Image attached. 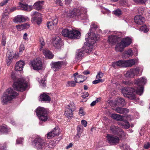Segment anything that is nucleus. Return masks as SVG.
Returning a JSON list of instances; mask_svg holds the SVG:
<instances>
[{"label": "nucleus", "instance_id": "nucleus-1", "mask_svg": "<svg viewBox=\"0 0 150 150\" xmlns=\"http://www.w3.org/2000/svg\"><path fill=\"white\" fill-rule=\"evenodd\" d=\"M146 82V79L144 77H143L138 78L135 80V83L139 86L136 89H135L129 87L125 88L122 90V93L125 97L128 98L130 99H134L136 98L134 94L135 92L137 94L141 95L143 92V86L145 84Z\"/></svg>", "mask_w": 150, "mask_h": 150}, {"label": "nucleus", "instance_id": "nucleus-2", "mask_svg": "<svg viewBox=\"0 0 150 150\" xmlns=\"http://www.w3.org/2000/svg\"><path fill=\"white\" fill-rule=\"evenodd\" d=\"M11 77L14 81L13 87L15 90L23 91L27 88L28 84L23 79L17 78L13 72H12Z\"/></svg>", "mask_w": 150, "mask_h": 150}, {"label": "nucleus", "instance_id": "nucleus-3", "mask_svg": "<svg viewBox=\"0 0 150 150\" xmlns=\"http://www.w3.org/2000/svg\"><path fill=\"white\" fill-rule=\"evenodd\" d=\"M92 45L93 44H91L90 43L88 42H85V45L81 49H79L76 51V54L75 58V61L76 62H79L82 59V57L84 55V52L89 53L92 51V49L90 47L89 45Z\"/></svg>", "mask_w": 150, "mask_h": 150}, {"label": "nucleus", "instance_id": "nucleus-4", "mask_svg": "<svg viewBox=\"0 0 150 150\" xmlns=\"http://www.w3.org/2000/svg\"><path fill=\"white\" fill-rule=\"evenodd\" d=\"M98 28V26L95 23H92L91 25L90 29V32L86 36L85 40L86 41H88V43H90L91 44H93L96 42L99 38L98 35H96L95 33L91 32L93 29H96Z\"/></svg>", "mask_w": 150, "mask_h": 150}, {"label": "nucleus", "instance_id": "nucleus-5", "mask_svg": "<svg viewBox=\"0 0 150 150\" xmlns=\"http://www.w3.org/2000/svg\"><path fill=\"white\" fill-rule=\"evenodd\" d=\"M18 95V93L11 88L7 89L4 93L1 100L4 104H6L8 101L15 98Z\"/></svg>", "mask_w": 150, "mask_h": 150}, {"label": "nucleus", "instance_id": "nucleus-6", "mask_svg": "<svg viewBox=\"0 0 150 150\" xmlns=\"http://www.w3.org/2000/svg\"><path fill=\"white\" fill-rule=\"evenodd\" d=\"M131 39L129 37L123 38L121 42L118 43L115 47L117 52H122L125 48L127 47L132 43Z\"/></svg>", "mask_w": 150, "mask_h": 150}, {"label": "nucleus", "instance_id": "nucleus-7", "mask_svg": "<svg viewBox=\"0 0 150 150\" xmlns=\"http://www.w3.org/2000/svg\"><path fill=\"white\" fill-rule=\"evenodd\" d=\"M86 13V9L83 7H81L80 8H74L71 12V14L77 16L78 18L81 20H84L88 18Z\"/></svg>", "mask_w": 150, "mask_h": 150}, {"label": "nucleus", "instance_id": "nucleus-8", "mask_svg": "<svg viewBox=\"0 0 150 150\" xmlns=\"http://www.w3.org/2000/svg\"><path fill=\"white\" fill-rule=\"evenodd\" d=\"M36 112L39 119L42 121L45 122L48 119L47 111L44 108L39 107L36 109Z\"/></svg>", "mask_w": 150, "mask_h": 150}, {"label": "nucleus", "instance_id": "nucleus-9", "mask_svg": "<svg viewBox=\"0 0 150 150\" xmlns=\"http://www.w3.org/2000/svg\"><path fill=\"white\" fill-rule=\"evenodd\" d=\"M110 130L112 133L118 135L120 139H124L126 137V133L118 126H112L110 127Z\"/></svg>", "mask_w": 150, "mask_h": 150}, {"label": "nucleus", "instance_id": "nucleus-10", "mask_svg": "<svg viewBox=\"0 0 150 150\" xmlns=\"http://www.w3.org/2000/svg\"><path fill=\"white\" fill-rule=\"evenodd\" d=\"M108 142L111 145H115L118 144L120 138L112 134H107L106 136Z\"/></svg>", "mask_w": 150, "mask_h": 150}, {"label": "nucleus", "instance_id": "nucleus-11", "mask_svg": "<svg viewBox=\"0 0 150 150\" xmlns=\"http://www.w3.org/2000/svg\"><path fill=\"white\" fill-rule=\"evenodd\" d=\"M30 65L35 70H40L42 69V63L40 58H36L31 61Z\"/></svg>", "mask_w": 150, "mask_h": 150}, {"label": "nucleus", "instance_id": "nucleus-12", "mask_svg": "<svg viewBox=\"0 0 150 150\" xmlns=\"http://www.w3.org/2000/svg\"><path fill=\"white\" fill-rule=\"evenodd\" d=\"M33 145L38 149H42L44 146L45 143L43 140L40 137H37L33 141Z\"/></svg>", "mask_w": 150, "mask_h": 150}, {"label": "nucleus", "instance_id": "nucleus-13", "mask_svg": "<svg viewBox=\"0 0 150 150\" xmlns=\"http://www.w3.org/2000/svg\"><path fill=\"white\" fill-rule=\"evenodd\" d=\"M66 63L64 61H59L56 62H52L50 63L52 69L54 71H58L63 65H66Z\"/></svg>", "mask_w": 150, "mask_h": 150}, {"label": "nucleus", "instance_id": "nucleus-14", "mask_svg": "<svg viewBox=\"0 0 150 150\" xmlns=\"http://www.w3.org/2000/svg\"><path fill=\"white\" fill-rule=\"evenodd\" d=\"M31 16L32 17L31 18L32 22H36L38 25L40 24L42 19L41 14L40 13L36 11H33L31 13Z\"/></svg>", "mask_w": 150, "mask_h": 150}, {"label": "nucleus", "instance_id": "nucleus-15", "mask_svg": "<svg viewBox=\"0 0 150 150\" xmlns=\"http://www.w3.org/2000/svg\"><path fill=\"white\" fill-rule=\"evenodd\" d=\"M139 69V68L132 69L128 70L125 74L127 77H133L135 75H138Z\"/></svg>", "mask_w": 150, "mask_h": 150}, {"label": "nucleus", "instance_id": "nucleus-16", "mask_svg": "<svg viewBox=\"0 0 150 150\" xmlns=\"http://www.w3.org/2000/svg\"><path fill=\"white\" fill-rule=\"evenodd\" d=\"M70 33L69 38L72 39H79L81 36L80 32L75 30H71Z\"/></svg>", "mask_w": 150, "mask_h": 150}, {"label": "nucleus", "instance_id": "nucleus-17", "mask_svg": "<svg viewBox=\"0 0 150 150\" xmlns=\"http://www.w3.org/2000/svg\"><path fill=\"white\" fill-rule=\"evenodd\" d=\"M29 18L28 17H25L22 15H18L13 19V22L16 23L23 22L26 21H28Z\"/></svg>", "mask_w": 150, "mask_h": 150}, {"label": "nucleus", "instance_id": "nucleus-18", "mask_svg": "<svg viewBox=\"0 0 150 150\" xmlns=\"http://www.w3.org/2000/svg\"><path fill=\"white\" fill-rule=\"evenodd\" d=\"M61 39L59 37L55 38L53 39L52 44L53 46L56 48H60L62 45Z\"/></svg>", "mask_w": 150, "mask_h": 150}, {"label": "nucleus", "instance_id": "nucleus-19", "mask_svg": "<svg viewBox=\"0 0 150 150\" xmlns=\"http://www.w3.org/2000/svg\"><path fill=\"white\" fill-rule=\"evenodd\" d=\"M134 22L138 25H142L144 23L145 19L144 17L140 15L136 16L134 18Z\"/></svg>", "mask_w": 150, "mask_h": 150}, {"label": "nucleus", "instance_id": "nucleus-20", "mask_svg": "<svg viewBox=\"0 0 150 150\" xmlns=\"http://www.w3.org/2000/svg\"><path fill=\"white\" fill-rule=\"evenodd\" d=\"M39 100L41 101L47 102L49 103L51 100L50 97L45 93L41 94L40 96Z\"/></svg>", "mask_w": 150, "mask_h": 150}, {"label": "nucleus", "instance_id": "nucleus-21", "mask_svg": "<svg viewBox=\"0 0 150 150\" xmlns=\"http://www.w3.org/2000/svg\"><path fill=\"white\" fill-rule=\"evenodd\" d=\"M25 64L24 62L23 61H20L17 62L16 65L15 69L16 71H21L23 68V67Z\"/></svg>", "mask_w": 150, "mask_h": 150}, {"label": "nucleus", "instance_id": "nucleus-22", "mask_svg": "<svg viewBox=\"0 0 150 150\" xmlns=\"http://www.w3.org/2000/svg\"><path fill=\"white\" fill-rule=\"evenodd\" d=\"M115 111L118 113L125 115L129 112V110L127 108L118 107L116 108Z\"/></svg>", "mask_w": 150, "mask_h": 150}, {"label": "nucleus", "instance_id": "nucleus-23", "mask_svg": "<svg viewBox=\"0 0 150 150\" xmlns=\"http://www.w3.org/2000/svg\"><path fill=\"white\" fill-rule=\"evenodd\" d=\"M44 2V1H43L36 2L33 5V7L36 10L41 9L42 8Z\"/></svg>", "mask_w": 150, "mask_h": 150}, {"label": "nucleus", "instance_id": "nucleus-24", "mask_svg": "<svg viewBox=\"0 0 150 150\" xmlns=\"http://www.w3.org/2000/svg\"><path fill=\"white\" fill-rule=\"evenodd\" d=\"M43 54L45 56V57L49 59H51L53 58L54 55L52 53L47 49H45L43 51Z\"/></svg>", "mask_w": 150, "mask_h": 150}, {"label": "nucleus", "instance_id": "nucleus-25", "mask_svg": "<svg viewBox=\"0 0 150 150\" xmlns=\"http://www.w3.org/2000/svg\"><path fill=\"white\" fill-rule=\"evenodd\" d=\"M20 6L22 10L30 11L32 9V6H28L27 4H23L21 2L19 3Z\"/></svg>", "mask_w": 150, "mask_h": 150}, {"label": "nucleus", "instance_id": "nucleus-26", "mask_svg": "<svg viewBox=\"0 0 150 150\" xmlns=\"http://www.w3.org/2000/svg\"><path fill=\"white\" fill-rule=\"evenodd\" d=\"M86 77L82 75L77 76L74 79L75 82L78 83H80L83 82L86 79Z\"/></svg>", "mask_w": 150, "mask_h": 150}, {"label": "nucleus", "instance_id": "nucleus-27", "mask_svg": "<svg viewBox=\"0 0 150 150\" xmlns=\"http://www.w3.org/2000/svg\"><path fill=\"white\" fill-rule=\"evenodd\" d=\"M112 65L114 67H115L116 66L125 67V61L120 60L116 62H113Z\"/></svg>", "mask_w": 150, "mask_h": 150}, {"label": "nucleus", "instance_id": "nucleus-28", "mask_svg": "<svg viewBox=\"0 0 150 150\" xmlns=\"http://www.w3.org/2000/svg\"><path fill=\"white\" fill-rule=\"evenodd\" d=\"M135 61L133 59L125 61V67H131L135 64Z\"/></svg>", "mask_w": 150, "mask_h": 150}, {"label": "nucleus", "instance_id": "nucleus-29", "mask_svg": "<svg viewBox=\"0 0 150 150\" xmlns=\"http://www.w3.org/2000/svg\"><path fill=\"white\" fill-rule=\"evenodd\" d=\"M70 32H71V30H69L67 28H64L62 29L61 33L63 36L69 38Z\"/></svg>", "mask_w": 150, "mask_h": 150}, {"label": "nucleus", "instance_id": "nucleus-30", "mask_svg": "<svg viewBox=\"0 0 150 150\" xmlns=\"http://www.w3.org/2000/svg\"><path fill=\"white\" fill-rule=\"evenodd\" d=\"M73 111L68 108H66L65 112L66 116L68 118L71 119L73 116Z\"/></svg>", "mask_w": 150, "mask_h": 150}, {"label": "nucleus", "instance_id": "nucleus-31", "mask_svg": "<svg viewBox=\"0 0 150 150\" xmlns=\"http://www.w3.org/2000/svg\"><path fill=\"white\" fill-rule=\"evenodd\" d=\"M108 40L109 42L112 44L115 43L117 40V37L115 35H111L108 37Z\"/></svg>", "mask_w": 150, "mask_h": 150}, {"label": "nucleus", "instance_id": "nucleus-32", "mask_svg": "<svg viewBox=\"0 0 150 150\" xmlns=\"http://www.w3.org/2000/svg\"><path fill=\"white\" fill-rule=\"evenodd\" d=\"M112 118L117 120L121 121L123 119L122 116L119 114H113L111 115Z\"/></svg>", "mask_w": 150, "mask_h": 150}, {"label": "nucleus", "instance_id": "nucleus-33", "mask_svg": "<svg viewBox=\"0 0 150 150\" xmlns=\"http://www.w3.org/2000/svg\"><path fill=\"white\" fill-rule=\"evenodd\" d=\"M6 34L3 33L2 34V39L1 45L4 47L5 46L6 43Z\"/></svg>", "mask_w": 150, "mask_h": 150}, {"label": "nucleus", "instance_id": "nucleus-34", "mask_svg": "<svg viewBox=\"0 0 150 150\" xmlns=\"http://www.w3.org/2000/svg\"><path fill=\"white\" fill-rule=\"evenodd\" d=\"M117 103L118 105L123 106L125 105V101L124 99L123 98H119L117 100Z\"/></svg>", "mask_w": 150, "mask_h": 150}, {"label": "nucleus", "instance_id": "nucleus-35", "mask_svg": "<svg viewBox=\"0 0 150 150\" xmlns=\"http://www.w3.org/2000/svg\"><path fill=\"white\" fill-rule=\"evenodd\" d=\"M52 131L55 136L59 135L60 133V129L58 127H56Z\"/></svg>", "mask_w": 150, "mask_h": 150}, {"label": "nucleus", "instance_id": "nucleus-36", "mask_svg": "<svg viewBox=\"0 0 150 150\" xmlns=\"http://www.w3.org/2000/svg\"><path fill=\"white\" fill-rule=\"evenodd\" d=\"M13 58V56L11 55L10 54L7 56L6 58L7 64V65H10L11 62Z\"/></svg>", "mask_w": 150, "mask_h": 150}, {"label": "nucleus", "instance_id": "nucleus-37", "mask_svg": "<svg viewBox=\"0 0 150 150\" xmlns=\"http://www.w3.org/2000/svg\"><path fill=\"white\" fill-rule=\"evenodd\" d=\"M66 108H68L74 111L75 109V107L74 105V104L73 102H71L68 105V107Z\"/></svg>", "mask_w": 150, "mask_h": 150}, {"label": "nucleus", "instance_id": "nucleus-38", "mask_svg": "<svg viewBox=\"0 0 150 150\" xmlns=\"http://www.w3.org/2000/svg\"><path fill=\"white\" fill-rule=\"evenodd\" d=\"M139 30L140 31H143L145 33L147 32L149 30V29L147 28L146 25L142 26L140 27Z\"/></svg>", "mask_w": 150, "mask_h": 150}, {"label": "nucleus", "instance_id": "nucleus-39", "mask_svg": "<svg viewBox=\"0 0 150 150\" xmlns=\"http://www.w3.org/2000/svg\"><path fill=\"white\" fill-rule=\"evenodd\" d=\"M0 131L3 133H6L8 132V129L6 126H0Z\"/></svg>", "mask_w": 150, "mask_h": 150}, {"label": "nucleus", "instance_id": "nucleus-40", "mask_svg": "<svg viewBox=\"0 0 150 150\" xmlns=\"http://www.w3.org/2000/svg\"><path fill=\"white\" fill-rule=\"evenodd\" d=\"M54 25L52 22L49 21L47 23V26L50 30L53 29Z\"/></svg>", "mask_w": 150, "mask_h": 150}, {"label": "nucleus", "instance_id": "nucleus-41", "mask_svg": "<svg viewBox=\"0 0 150 150\" xmlns=\"http://www.w3.org/2000/svg\"><path fill=\"white\" fill-rule=\"evenodd\" d=\"M45 136L47 137V139H51L55 136L54 133H53L52 132V131L49 133H48Z\"/></svg>", "mask_w": 150, "mask_h": 150}, {"label": "nucleus", "instance_id": "nucleus-42", "mask_svg": "<svg viewBox=\"0 0 150 150\" xmlns=\"http://www.w3.org/2000/svg\"><path fill=\"white\" fill-rule=\"evenodd\" d=\"M16 27L18 30H21L27 28V26L25 25L24 24H22L21 25H17Z\"/></svg>", "mask_w": 150, "mask_h": 150}, {"label": "nucleus", "instance_id": "nucleus-43", "mask_svg": "<svg viewBox=\"0 0 150 150\" xmlns=\"http://www.w3.org/2000/svg\"><path fill=\"white\" fill-rule=\"evenodd\" d=\"M75 82L71 81L67 82V86L74 87L76 86Z\"/></svg>", "mask_w": 150, "mask_h": 150}, {"label": "nucleus", "instance_id": "nucleus-44", "mask_svg": "<svg viewBox=\"0 0 150 150\" xmlns=\"http://www.w3.org/2000/svg\"><path fill=\"white\" fill-rule=\"evenodd\" d=\"M114 14L117 16H119L122 14L121 11L119 9H117L114 11Z\"/></svg>", "mask_w": 150, "mask_h": 150}, {"label": "nucleus", "instance_id": "nucleus-45", "mask_svg": "<svg viewBox=\"0 0 150 150\" xmlns=\"http://www.w3.org/2000/svg\"><path fill=\"white\" fill-rule=\"evenodd\" d=\"M100 100V98H97L96 100L93 101L91 104L90 105L91 106H94L96 104V103L98 102Z\"/></svg>", "mask_w": 150, "mask_h": 150}, {"label": "nucleus", "instance_id": "nucleus-46", "mask_svg": "<svg viewBox=\"0 0 150 150\" xmlns=\"http://www.w3.org/2000/svg\"><path fill=\"white\" fill-rule=\"evenodd\" d=\"M125 123H126L125 124H123V126L124 128L125 129H128L130 127V125L129 122L127 121H125Z\"/></svg>", "mask_w": 150, "mask_h": 150}, {"label": "nucleus", "instance_id": "nucleus-47", "mask_svg": "<svg viewBox=\"0 0 150 150\" xmlns=\"http://www.w3.org/2000/svg\"><path fill=\"white\" fill-rule=\"evenodd\" d=\"M103 76V73L101 72H100L97 74L96 78L97 79H100V78H102Z\"/></svg>", "mask_w": 150, "mask_h": 150}, {"label": "nucleus", "instance_id": "nucleus-48", "mask_svg": "<svg viewBox=\"0 0 150 150\" xmlns=\"http://www.w3.org/2000/svg\"><path fill=\"white\" fill-rule=\"evenodd\" d=\"M55 3L59 6H62L63 4L61 0H55Z\"/></svg>", "mask_w": 150, "mask_h": 150}, {"label": "nucleus", "instance_id": "nucleus-49", "mask_svg": "<svg viewBox=\"0 0 150 150\" xmlns=\"http://www.w3.org/2000/svg\"><path fill=\"white\" fill-rule=\"evenodd\" d=\"M79 114L80 116H82L85 115L84 112L82 108H80L79 109Z\"/></svg>", "mask_w": 150, "mask_h": 150}, {"label": "nucleus", "instance_id": "nucleus-50", "mask_svg": "<svg viewBox=\"0 0 150 150\" xmlns=\"http://www.w3.org/2000/svg\"><path fill=\"white\" fill-rule=\"evenodd\" d=\"M126 54L129 56H132L133 55V52L132 50H129L126 51Z\"/></svg>", "mask_w": 150, "mask_h": 150}, {"label": "nucleus", "instance_id": "nucleus-51", "mask_svg": "<svg viewBox=\"0 0 150 150\" xmlns=\"http://www.w3.org/2000/svg\"><path fill=\"white\" fill-rule=\"evenodd\" d=\"M103 82V81L102 80V79H98L96 80H95L93 81V84H97L100 82Z\"/></svg>", "mask_w": 150, "mask_h": 150}, {"label": "nucleus", "instance_id": "nucleus-52", "mask_svg": "<svg viewBox=\"0 0 150 150\" xmlns=\"http://www.w3.org/2000/svg\"><path fill=\"white\" fill-rule=\"evenodd\" d=\"M24 50V46L23 45H21L20 46L19 51V54H21L22 53V52Z\"/></svg>", "mask_w": 150, "mask_h": 150}, {"label": "nucleus", "instance_id": "nucleus-53", "mask_svg": "<svg viewBox=\"0 0 150 150\" xmlns=\"http://www.w3.org/2000/svg\"><path fill=\"white\" fill-rule=\"evenodd\" d=\"M23 138H18L16 140V143L18 144H21L23 142Z\"/></svg>", "mask_w": 150, "mask_h": 150}, {"label": "nucleus", "instance_id": "nucleus-54", "mask_svg": "<svg viewBox=\"0 0 150 150\" xmlns=\"http://www.w3.org/2000/svg\"><path fill=\"white\" fill-rule=\"evenodd\" d=\"M45 80H43V79L42 80L40 81V83L41 84V86L42 87H45Z\"/></svg>", "mask_w": 150, "mask_h": 150}, {"label": "nucleus", "instance_id": "nucleus-55", "mask_svg": "<svg viewBox=\"0 0 150 150\" xmlns=\"http://www.w3.org/2000/svg\"><path fill=\"white\" fill-rule=\"evenodd\" d=\"M8 0H6L1 2L0 3V6H2L5 5L8 2Z\"/></svg>", "mask_w": 150, "mask_h": 150}, {"label": "nucleus", "instance_id": "nucleus-56", "mask_svg": "<svg viewBox=\"0 0 150 150\" xmlns=\"http://www.w3.org/2000/svg\"><path fill=\"white\" fill-rule=\"evenodd\" d=\"M88 93L87 92H85L83 93L82 95L81 96L83 98H85L88 97Z\"/></svg>", "mask_w": 150, "mask_h": 150}, {"label": "nucleus", "instance_id": "nucleus-57", "mask_svg": "<svg viewBox=\"0 0 150 150\" xmlns=\"http://www.w3.org/2000/svg\"><path fill=\"white\" fill-rule=\"evenodd\" d=\"M6 144L5 143L3 145L1 144L0 145V150H4L5 148H6Z\"/></svg>", "mask_w": 150, "mask_h": 150}, {"label": "nucleus", "instance_id": "nucleus-58", "mask_svg": "<svg viewBox=\"0 0 150 150\" xmlns=\"http://www.w3.org/2000/svg\"><path fill=\"white\" fill-rule=\"evenodd\" d=\"M81 123L84 127H86L87 126V122L86 120H82L81 121Z\"/></svg>", "mask_w": 150, "mask_h": 150}, {"label": "nucleus", "instance_id": "nucleus-59", "mask_svg": "<svg viewBox=\"0 0 150 150\" xmlns=\"http://www.w3.org/2000/svg\"><path fill=\"white\" fill-rule=\"evenodd\" d=\"M52 23H53L54 25H56L57 23L58 20L57 18H55L52 20Z\"/></svg>", "mask_w": 150, "mask_h": 150}, {"label": "nucleus", "instance_id": "nucleus-60", "mask_svg": "<svg viewBox=\"0 0 150 150\" xmlns=\"http://www.w3.org/2000/svg\"><path fill=\"white\" fill-rule=\"evenodd\" d=\"M150 147V144L149 143H147L144 145V148L146 149H148Z\"/></svg>", "mask_w": 150, "mask_h": 150}, {"label": "nucleus", "instance_id": "nucleus-61", "mask_svg": "<svg viewBox=\"0 0 150 150\" xmlns=\"http://www.w3.org/2000/svg\"><path fill=\"white\" fill-rule=\"evenodd\" d=\"M28 34L26 33H25L23 35V39L25 40H28V38L27 37Z\"/></svg>", "mask_w": 150, "mask_h": 150}, {"label": "nucleus", "instance_id": "nucleus-62", "mask_svg": "<svg viewBox=\"0 0 150 150\" xmlns=\"http://www.w3.org/2000/svg\"><path fill=\"white\" fill-rule=\"evenodd\" d=\"M123 148L125 149L126 150H129L130 149L129 146L127 145H124L123 146Z\"/></svg>", "mask_w": 150, "mask_h": 150}, {"label": "nucleus", "instance_id": "nucleus-63", "mask_svg": "<svg viewBox=\"0 0 150 150\" xmlns=\"http://www.w3.org/2000/svg\"><path fill=\"white\" fill-rule=\"evenodd\" d=\"M124 83L126 85H130L132 84V82L126 81L124 82Z\"/></svg>", "mask_w": 150, "mask_h": 150}, {"label": "nucleus", "instance_id": "nucleus-64", "mask_svg": "<svg viewBox=\"0 0 150 150\" xmlns=\"http://www.w3.org/2000/svg\"><path fill=\"white\" fill-rule=\"evenodd\" d=\"M81 131L77 132L76 135V137H78V138H79L80 137L81 134Z\"/></svg>", "mask_w": 150, "mask_h": 150}]
</instances>
